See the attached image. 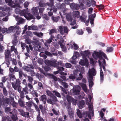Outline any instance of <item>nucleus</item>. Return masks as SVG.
I'll use <instances>...</instances> for the list:
<instances>
[{
	"label": "nucleus",
	"mask_w": 121,
	"mask_h": 121,
	"mask_svg": "<svg viewBox=\"0 0 121 121\" xmlns=\"http://www.w3.org/2000/svg\"><path fill=\"white\" fill-rule=\"evenodd\" d=\"M93 57L95 59L97 60L98 59H99V60H103V64L102 65L100 60H99V63L100 68H101V66L102 65H106V62L105 60L102 57L107 60H108V59L107 58L106 55L103 52L99 51V52L94 51V53L92 55Z\"/></svg>",
	"instance_id": "f257e3e1"
},
{
	"label": "nucleus",
	"mask_w": 121,
	"mask_h": 121,
	"mask_svg": "<svg viewBox=\"0 0 121 121\" xmlns=\"http://www.w3.org/2000/svg\"><path fill=\"white\" fill-rule=\"evenodd\" d=\"M11 84L15 90H16L17 89L18 91L20 93L21 98L22 99L24 98L25 97V93L22 91H21L20 88L21 83L20 80L18 79H17L15 83L12 82Z\"/></svg>",
	"instance_id": "f03ea898"
},
{
	"label": "nucleus",
	"mask_w": 121,
	"mask_h": 121,
	"mask_svg": "<svg viewBox=\"0 0 121 121\" xmlns=\"http://www.w3.org/2000/svg\"><path fill=\"white\" fill-rule=\"evenodd\" d=\"M45 63L46 65L49 66L57 67L59 71H61L64 70V68L63 67L59 66V65L61 66L62 65V63L60 62H58L57 63L52 61L46 60L45 61Z\"/></svg>",
	"instance_id": "7ed1b4c3"
},
{
	"label": "nucleus",
	"mask_w": 121,
	"mask_h": 121,
	"mask_svg": "<svg viewBox=\"0 0 121 121\" xmlns=\"http://www.w3.org/2000/svg\"><path fill=\"white\" fill-rule=\"evenodd\" d=\"M46 4L50 7L47 8V10H50V11L53 10V12H56L57 11V9L54 5L53 0H49V2H47Z\"/></svg>",
	"instance_id": "20e7f679"
},
{
	"label": "nucleus",
	"mask_w": 121,
	"mask_h": 121,
	"mask_svg": "<svg viewBox=\"0 0 121 121\" xmlns=\"http://www.w3.org/2000/svg\"><path fill=\"white\" fill-rule=\"evenodd\" d=\"M26 106H25V107L26 108L29 109L32 106V104L35 107V110L36 111L39 110V108L37 106V104L34 103V102L32 100V99H31L30 101H28V102L26 103Z\"/></svg>",
	"instance_id": "39448f33"
},
{
	"label": "nucleus",
	"mask_w": 121,
	"mask_h": 121,
	"mask_svg": "<svg viewBox=\"0 0 121 121\" xmlns=\"http://www.w3.org/2000/svg\"><path fill=\"white\" fill-rule=\"evenodd\" d=\"M56 5L58 9L61 10L63 15H65L66 14L65 10L66 5L65 4L62 3L60 4V3H57Z\"/></svg>",
	"instance_id": "423d86ee"
},
{
	"label": "nucleus",
	"mask_w": 121,
	"mask_h": 121,
	"mask_svg": "<svg viewBox=\"0 0 121 121\" xmlns=\"http://www.w3.org/2000/svg\"><path fill=\"white\" fill-rule=\"evenodd\" d=\"M68 30L69 29L66 26L63 27L62 26H61L59 27L58 31L60 32V33L62 35L64 34V33H68L69 31Z\"/></svg>",
	"instance_id": "0eeeda50"
},
{
	"label": "nucleus",
	"mask_w": 121,
	"mask_h": 121,
	"mask_svg": "<svg viewBox=\"0 0 121 121\" xmlns=\"http://www.w3.org/2000/svg\"><path fill=\"white\" fill-rule=\"evenodd\" d=\"M26 12L24 15V16L26 19L28 20H30L31 19H34L35 17L33 15L30 13H29L28 9L27 8L26 9Z\"/></svg>",
	"instance_id": "6e6552de"
},
{
	"label": "nucleus",
	"mask_w": 121,
	"mask_h": 121,
	"mask_svg": "<svg viewBox=\"0 0 121 121\" xmlns=\"http://www.w3.org/2000/svg\"><path fill=\"white\" fill-rule=\"evenodd\" d=\"M79 77L76 78L72 74H71L69 77V78L71 81H74L75 79L76 80L78 81L81 80L83 77V75L81 73L79 74Z\"/></svg>",
	"instance_id": "1a4fd4ad"
},
{
	"label": "nucleus",
	"mask_w": 121,
	"mask_h": 121,
	"mask_svg": "<svg viewBox=\"0 0 121 121\" xmlns=\"http://www.w3.org/2000/svg\"><path fill=\"white\" fill-rule=\"evenodd\" d=\"M88 73L89 78H93V76L96 75V72L94 68H92L91 69H89Z\"/></svg>",
	"instance_id": "9d476101"
},
{
	"label": "nucleus",
	"mask_w": 121,
	"mask_h": 121,
	"mask_svg": "<svg viewBox=\"0 0 121 121\" xmlns=\"http://www.w3.org/2000/svg\"><path fill=\"white\" fill-rule=\"evenodd\" d=\"M0 105H2L4 106V105L5 104H8L10 102V99L9 98H5L3 99V100H2L1 98L0 99Z\"/></svg>",
	"instance_id": "9b49d317"
},
{
	"label": "nucleus",
	"mask_w": 121,
	"mask_h": 121,
	"mask_svg": "<svg viewBox=\"0 0 121 121\" xmlns=\"http://www.w3.org/2000/svg\"><path fill=\"white\" fill-rule=\"evenodd\" d=\"M70 7L72 10H77L79 9L81 6L80 5L74 3H72L70 5Z\"/></svg>",
	"instance_id": "f8f14e48"
},
{
	"label": "nucleus",
	"mask_w": 121,
	"mask_h": 121,
	"mask_svg": "<svg viewBox=\"0 0 121 121\" xmlns=\"http://www.w3.org/2000/svg\"><path fill=\"white\" fill-rule=\"evenodd\" d=\"M26 9L21 10L19 9L16 8L15 9V12L17 14H20L21 15L24 16L25 13H26Z\"/></svg>",
	"instance_id": "ddd939ff"
},
{
	"label": "nucleus",
	"mask_w": 121,
	"mask_h": 121,
	"mask_svg": "<svg viewBox=\"0 0 121 121\" xmlns=\"http://www.w3.org/2000/svg\"><path fill=\"white\" fill-rule=\"evenodd\" d=\"M80 89V87L79 86H77L75 87L73 90V95H79L80 92L79 90Z\"/></svg>",
	"instance_id": "4468645a"
},
{
	"label": "nucleus",
	"mask_w": 121,
	"mask_h": 121,
	"mask_svg": "<svg viewBox=\"0 0 121 121\" xmlns=\"http://www.w3.org/2000/svg\"><path fill=\"white\" fill-rule=\"evenodd\" d=\"M77 115L80 118H82V117L85 118L86 117V114L85 112H83L82 114L80 111L79 109L77 110Z\"/></svg>",
	"instance_id": "2eb2a0df"
},
{
	"label": "nucleus",
	"mask_w": 121,
	"mask_h": 121,
	"mask_svg": "<svg viewBox=\"0 0 121 121\" xmlns=\"http://www.w3.org/2000/svg\"><path fill=\"white\" fill-rule=\"evenodd\" d=\"M47 99L46 95L44 94L41 95L39 98L40 101H42L44 104H46Z\"/></svg>",
	"instance_id": "dca6fc26"
},
{
	"label": "nucleus",
	"mask_w": 121,
	"mask_h": 121,
	"mask_svg": "<svg viewBox=\"0 0 121 121\" xmlns=\"http://www.w3.org/2000/svg\"><path fill=\"white\" fill-rule=\"evenodd\" d=\"M18 111L19 112L20 114L24 117H26V115L28 116L29 115V112H25L22 109H19Z\"/></svg>",
	"instance_id": "f3484780"
},
{
	"label": "nucleus",
	"mask_w": 121,
	"mask_h": 121,
	"mask_svg": "<svg viewBox=\"0 0 121 121\" xmlns=\"http://www.w3.org/2000/svg\"><path fill=\"white\" fill-rule=\"evenodd\" d=\"M85 104V103L84 100H82L80 101L78 104L79 108L80 109H82L84 107Z\"/></svg>",
	"instance_id": "a211bd4d"
},
{
	"label": "nucleus",
	"mask_w": 121,
	"mask_h": 121,
	"mask_svg": "<svg viewBox=\"0 0 121 121\" xmlns=\"http://www.w3.org/2000/svg\"><path fill=\"white\" fill-rule=\"evenodd\" d=\"M38 112V114L37 117V121H44V120L40 116V111L39 109L37 111Z\"/></svg>",
	"instance_id": "6ab92c4d"
},
{
	"label": "nucleus",
	"mask_w": 121,
	"mask_h": 121,
	"mask_svg": "<svg viewBox=\"0 0 121 121\" xmlns=\"http://www.w3.org/2000/svg\"><path fill=\"white\" fill-rule=\"evenodd\" d=\"M79 63L80 65L82 66L87 65L88 64V60L87 59H85L84 60H81L80 61Z\"/></svg>",
	"instance_id": "aec40b11"
},
{
	"label": "nucleus",
	"mask_w": 121,
	"mask_h": 121,
	"mask_svg": "<svg viewBox=\"0 0 121 121\" xmlns=\"http://www.w3.org/2000/svg\"><path fill=\"white\" fill-rule=\"evenodd\" d=\"M66 17L68 21L72 22L73 18L71 14H68L66 16Z\"/></svg>",
	"instance_id": "412c9836"
},
{
	"label": "nucleus",
	"mask_w": 121,
	"mask_h": 121,
	"mask_svg": "<svg viewBox=\"0 0 121 121\" xmlns=\"http://www.w3.org/2000/svg\"><path fill=\"white\" fill-rule=\"evenodd\" d=\"M32 12L33 14L36 16V14H38V10L37 8L36 7L33 8L32 9Z\"/></svg>",
	"instance_id": "4be33fe9"
},
{
	"label": "nucleus",
	"mask_w": 121,
	"mask_h": 121,
	"mask_svg": "<svg viewBox=\"0 0 121 121\" xmlns=\"http://www.w3.org/2000/svg\"><path fill=\"white\" fill-rule=\"evenodd\" d=\"M100 68V80L101 83H102L104 81V75L103 72L102 70V68Z\"/></svg>",
	"instance_id": "5701e85b"
},
{
	"label": "nucleus",
	"mask_w": 121,
	"mask_h": 121,
	"mask_svg": "<svg viewBox=\"0 0 121 121\" xmlns=\"http://www.w3.org/2000/svg\"><path fill=\"white\" fill-rule=\"evenodd\" d=\"M18 41L17 39V36H14L13 39L12 41V43L13 45L16 46L17 44Z\"/></svg>",
	"instance_id": "b1692460"
},
{
	"label": "nucleus",
	"mask_w": 121,
	"mask_h": 121,
	"mask_svg": "<svg viewBox=\"0 0 121 121\" xmlns=\"http://www.w3.org/2000/svg\"><path fill=\"white\" fill-rule=\"evenodd\" d=\"M60 18V17L59 16L55 17L54 16H52V17L51 19L53 22H56L58 21Z\"/></svg>",
	"instance_id": "393cba45"
},
{
	"label": "nucleus",
	"mask_w": 121,
	"mask_h": 121,
	"mask_svg": "<svg viewBox=\"0 0 121 121\" xmlns=\"http://www.w3.org/2000/svg\"><path fill=\"white\" fill-rule=\"evenodd\" d=\"M18 103L20 106L22 107H24L25 106V102L21 99H19Z\"/></svg>",
	"instance_id": "a878e982"
},
{
	"label": "nucleus",
	"mask_w": 121,
	"mask_h": 121,
	"mask_svg": "<svg viewBox=\"0 0 121 121\" xmlns=\"http://www.w3.org/2000/svg\"><path fill=\"white\" fill-rule=\"evenodd\" d=\"M4 55L5 57H9L10 56H11L10 51L8 50H5L4 52Z\"/></svg>",
	"instance_id": "bb28decb"
},
{
	"label": "nucleus",
	"mask_w": 121,
	"mask_h": 121,
	"mask_svg": "<svg viewBox=\"0 0 121 121\" xmlns=\"http://www.w3.org/2000/svg\"><path fill=\"white\" fill-rule=\"evenodd\" d=\"M68 111L70 118H73L74 114L73 112L72 111V108L68 110Z\"/></svg>",
	"instance_id": "cd10ccee"
},
{
	"label": "nucleus",
	"mask_w": 121,
	"mask_h": 121,
	"mask_svg": "<svg viewBox=\"0 0 121 121\" xmlns=\"http://www.w3.org/2000/svg\"><path fill=\"white\" fill-rule=\"evenodd\" d=\"M14 74H13L11 73H9V76L10 78V79L12 80V81H14L16 79V78L15 76L14 75Z\"/></svg>",
	"instance_id": "c85d7f7f"
},
{
	"label": "nucleus",
	"mask_w": 121,
	"mask_h": 121,
	"mask_svg": "<svg viewBox=\"0 0 121 121\" xmlns=\"http://www.w3.org/2000/svg\"><path fill=\"white\" fill-rule=\"evenodd\" d=\"M79 13L80 12L78 11H74L73 12V16L79 18L80 17Z\"/></svg>",
	"instance_id": "c756f323"
},
{
	"label": "nucleus",
	"mask_w": 121,
	"mask_h": 121,
	"mask_svg": "<svg viewBox=\"0 0 121 121\" xmlns=\"http://www.w3.org/2000/svg\"><path fill=\"white\" fill-rule=\"evenodd\" d=\"M16 20L18 21L19 23H22L24 22V19L18 15L16 17Z\"/></svg>",
	"instance_id": "7c9ffc66"
},
{
	"label": "nucleus",
	"mask_w": 121,
	"mask_h": 121,
	"mask_svg": "<svg viewBox=\"0 0 121 121\" xmlns=\"http://www.w3.org/2000/svg\"><path fill=\"white\" fill-rule=\"evenodd\" d=\"M73 73L72 74L77 78L79 74L78 70L77 69H75L73 71Z\"/></svg>",
	"instance_id": "2f4dec72"
},
{
	"label": "nucleus",
	"mask_w": 121,
	"mask_h": 121,
	"mask_svg": "<svg viewBox=\"0 0 121 121\" xmlns=\"http://www.w3.org/2000/svg\"><path fill=\"white\" fill-rule=\"evenodd\" d=\"M54 38V37L52 35H51L49 39L46 40V42L48 43V44H50L52 42V40H54L53 39Z\"/></svg>",
	"instance_id": "473e14b6"
},
{
	"label": "nucleus",
	"mask_w": 121,
	"mask_h": 121,
	"mask_svg": "<svg viewBox=\"0 0 121 121\" xmlns=\"http://www.w3.org/2000/svg\"><path fill=\"white\" fill-rule=\"evenodd\" d=\"M70 102H66L65 106H66V108L68 109V110L71 108L70 107Z\"/></svg>",
	"instance_id": "72a5a7b5"
},
{
	"label": "nucleus",
	"mask_w": 121,
	"mask_h": 121,
	"mask_svg": "<svg viewBox=\"0 0 121 121\" xmlns=\"http://www.w3.org/2000/svg\"><path fill=\"white\" fill-rule=\"evenodd\" d=\"M14 28L13 26H11L8 29H7V33H11L13 30Z\"/></svg>",
	"instance_id": "f704fd0d"
},
{
	"label": "nucleus",
	"mask_w": 121,
	"mask_h": 121,
	"mask_svg": "<svg viewBox=\"0 0 121 121\" xmlns=\"http://www.w3.org/2000/svg\"><path fill=\"white\" fill-rule=\"evenodd\" d=\"M80 5L81 6V7H83L84 5L83 4L85 3L86 1V0H78Z\"/></svg>",
	"instance_id": "c9c22d12"
},
{
	"label": "nucleus",
	"mask_w": 121,
	"mask_h": 121,
	"mask_svg": "<svg viewBox=\"0 0 121 121\" xmlns=\"http://www.w3.org/2000/svg\"><path fill=\"white\" fill-rule=\"evenodd\" d=\"M33 33L34 35L37 36L39 37H40L41 36H43V33L41 32L39 33L37 32H33Z\"/></svg>",
	"instance_id": "e433bc0d"
},
{
	"label": "nucleus",
	"mask_w": 121,
	"mask_h": 121,
	"mask_svg": "<svg viewBox=\"0 0 121 121\" xmlns=\"http://www.w3.org/2000/svg\"><path fill=\"white\" fill-rule=\"evenodd\" d=\"M11 117L13 121H16L17 119V115L13 113Z\"/></svg>",
	"instance_id": "4c0bfd02"
},
{
	"label": "nucleus",
	"mask_w": 121,
	"mask_h": 121,
	"mask_svg": "<svg viewBox=\"0 0 121 121\" xmlns=\"http://www.w3.org/2000/svg\"><path fill=\"white\" fill-rule=\"evenodd\" d=\"M5 1L6 3H8V4L10 6L14 3V2L12 0H5Z\"/></svg>",
	"instance_id": "58836bf2"
},
{
	"label": "nucleus",
	"mask_w": 121,
	"mask_h": 121,
	"mask_svg": "<svg viewBox=\"0 0 121 121\" xmlns=\"http://www.w3.org/2000/svg\"><path fill=\"white\" fill-rule=\"evenodd\" d=\"M96 7L98 8L99 10H100L104 9V5L101 4L99 5H96Z\"/></svg>",
	"instance_id": "ea45409f"
},
{
	"label": "nucleus",
	"mask_w": 121,
	"mask_h": 121,
	"mask_svg": "<svg viewBox=\"0 0 121 121\" xmlns=\"http://www.w3.org/2000/svg\"><path fill=\"white\" fill-rule=\"evenodd\" d=\"M89 19L90 21V22L92 24L94 23V19L93 18V14H91L89 16Z\"/></svg>",
	"instance_id": "a19ab883"
},
{
	"label": "nucleus",
	"mask_w": 121,
	"mask_h": 121,
	"mask_svg": "<svg viewBox=\"0 0 121 121\" xmlns=\"http://www.w3.org/2000/svg\"><path fill=\"white\" fill-rule=\"evenodd\" d=\"M57 39H59L60 40L59 41H64L63 39L60 34H58L56 37Z\"/></svg>",
	"instance_id": "79ce46f5"
},
{
	"label": "nucleus",
	"mask_w": 121,
	"mask_h": 121,
	"mask_svg": "<svg viewBox=\"0 0 121 121\" xmlns=\"http://www.w3.org/2000/svg\"><path fill=\"white\" fill-rule=\"evenodd\" d=\"M79 84L83 90H85L86 89V84L81 83H80Z\"/></svg>",
	"instance_id": "37998d69"
},
{
	"label": "nucleus",
	"mask_w": 121,
	"mask_h": 121,
	"mask_svg": "<svg viewBox=\"0 0 121 121\" xmlns=\"http://www.w3.org/2000/svg\"><path fill=\"white\" fill-rule=\"evenodd\" d=\"M28 80L30 83L32 84L33 80V78L30 76H27Z\"/></svg>",
	"instance_id": "c03bdc74"
},
{
	"label": "nucleus",
	"mask_w": 121,
	"mask_h": 121,
	"mask_svg": "<svg viewBox=\"0 0 121 121\" xmlns=\"http://www.w3.org/2000/svg\"><path fill=\"white\" fill-rule=\"evenodd\" d=\"M113 47H108L106 50V51L108 52H111L113 51Z\"/></svg>",
	"instance_id": "a18cd8bd"
},
{
	"label": "nucleus",
	"mask_w": 121,
	"mask_h": 121,
	"mask_svg": "<svg viewBox=\"0 0 121 121\" xmlns=\"http://www.w3.org/2000/svg\"><path fill=\"white\" fill-rule=\"evenodd\" d=\"M23 69L24 71H26L28 72H30V68L27 66H26L23 67Z\"/></svg>",
	"instance_id": "49530a36"
},
{
	"label": "nucleus",
	"mask_w": 121,
	"mask_h": 121,
	"mask_svg": "<svg viewBox=\"0 0 121 121\" xmlns=\"http://www.w3.org/2000/svg\"><path fill=\"white\" fill-rule=\"evenodd\" d=\"M45 8L43 7H41L39 9V13L40 15L43 14V12L44 11Z\"/></svg>",
	"instance_id": "de8ad7c7"
},
{
	"label": "nucleus",
	"mask_w": 121,
	"mask_h": 121,
	"mask_svg": "<svg viewBox=\"0 0 121 121\" xmlns=\"http://www.w3.org/2000/svg\"><path fill=\"white\" fill-rule=\"evenodd\" d=\"M42 15V17L44 19H45L46 20H49V18L47 14H44Z\"/></svg>",
	"instance_id": "09e8293b"
},
{
	"label": "nucleus",
	"mask_w": 121,
	"mask_h": 121,
	"mask_svg": "<svg viewBox=\"0 0 121 121\" xmlns=\"http://www.w3.org/2000/svg\"><path fill=\"white\" fill-rule=\"evenodd\" d=\"M61 84L65 88H67L68 87V85L67 83L66 82H62L61 83Z\"/></svg>",
	"instance_id": "8fccbe9b"
},
{
	"label": "nucleus",
	"mask_w": 121,
	"mask_h": 121,
	"mask_svg": "<svg viewBox=\"0 0 121 121\" xmlns=\"http://www.w3.org/2000/svg\"><path fill=\"white\" fill-rule=\"evenodd\" d=\"M39 5L41 7L44 8L45 7L46 5V4L42 1H40L39 2Z\"/></svg>",
	"instance_id": "3c124183"
},
{
	"label": "nucleus",
	"mask_w": 121,
	"mask_h": 121,
	"mask_svg": "<svg viewBox=\"0 0 121 121\" xmlns=\"http://www.w3.org/2000/svg\"><path fill=\"white\" fill-rule=\"evenodd\" d=\"M76 32L77 34L79 35H82L83 33V32L82 30H77L76 31Z\"/></svg>",
	"instance_id": "603ef678"
},
{
	"label": "nucleus",
	"mask_w": 121,
	"mask_h": 121,
	"mask_svg": "<svg viewBox=\"0 0 121 121\" xmlns=\"http://www.w3.org/2000/svg\"><path fill=\"white\" fill-rule=\"evenodd\" d=\"M89 86H92L93 84L92 80L93 78H89Z\"/></svg>",
	"instance_id": "864d4df0"
},
{
	"label": "nucleus",
	"mask_w": 121,
	"mask_h": 121,
	"mask_svg": "<svg viewBox=\"0 0 121 121\" xmlns=\"http://www.w3.org/2000/svg\"><path fill=\"white\" fill-rule=\"evenodd\" d=\"M9 58L8 57H5V61L7 65H9L10 63Z\"/></svg>",
	"instance_id": "5fc2aeb1"
},
{
	"label": "nucleus",
	"mask_w": 121,
	"mask_h": 121,
	"mask_svg": "<svg viewBox=\"0 0 121 121\" xmlns=\"http://www.w3.org/2000/svg\"><path fill=\"white\" fill-rule=\"evenodd\" d=\"M53 93H55V95L58 97H61L60 94L57 91H52Z\"/></svg>",
	"instance_id": "6e6d98bb"
},
{
	"label": "nucleus",
	"mask_w": 121,
	"mask_h": 121,
	"mask_svg": "<svg viewBox=\"0 0 121 121\" xmlns=\"http://www.w3.org/2000/svg\"><path fill=\"white\" fill-rule=\"evenodd\" d=\"M3 90L4 95L5 96H6L8 94L7 91L5 87L3 88Z\"/></svg>",
	"instance_id": "4d7b16f0"
},
{
	"label": "nucleus",
	"mask_w": 121,
	"mask_h": 121,
	"mask_svg": "<svg viewBox=\"0 0 121 121\" xmlns=\"http://www.w3.org/2000/svg\"><path fill=\"white\" fill-rule=\"evenodd\" d=\"M19 78L21 79L22 78L23 73L21 70H20L19 72Z\"/></svg>",
	"instance_id": "13d9d810"
},
{
	"label": "nucleus",
	"mask_w": 121,
	"mask_h": 121,
	"mask_svg": "<svg viewBox=\"0 0 121 121\" xmlns=\"http://www.w3.org/2000/svg\"><path fill=\"white\" fill-rule=\"evenodd\" d=\"M64 42V41H58V43L60 45L61 48H63L65 47V46L62 43Z\"/></svg>",
	"instance_id": "bf43d9fd"
},
{
	"label": "nucleus",
	"mask_w": 121,
	"mask_h": 121,
	"mask_svg": "<svg viewBox=\"0 0 121 121\" xmlns=\"http://www.w3.org/2000/svg\"><path fill=\"white\" fill-rule=\"evenodd\" d=\"M96 2L94 0H91V4L92 6L94 7L95 6H96Z\"/></svg>",
	"instance_id": "052dcab7"
},
{
	"label": "nucleus",
	"mask_w": 121,
	"mask_h": 121,
	"mask_svg": "<svg viewBox=\"0 0 121 121\" xmlns=\"http://www.w3.org/2000/svg\"><path fill=\"white\" fill-rule=\"evenodd\" d=\"M29 4V2L27 1L25 2L24 4V7L25 8H27Z\"/></svg>",
	"instance_id": "680f3d73"
},
{
	"label": "nucleus",
	"mask_w": 121,
	"mask_h": 121,
	"mask_svg": "<svg viewBox=\"0 0 121 121\" xmlns=\"http://www.w3.org/2000/svg\"><path fill=\"white\" fill-rule=\"evenodd\" d=\"M56 31V30L55 29H52L50 30V32L49 33V34L51 36V35H52V34L54 33Z\"/></svg>",
	"instance_id": "e2e57ef3"
},
{
	"label": "nucleus",
	"mask_w": 121,
	"mask_h": 121,
	"mask_svg": "<svg viewBox=\"0 0 121 121\" xmlns=\"http://www.w3.org/2000/svg\"><path fill=\"white\" fill-rule=\"evenodd\" d=\"M50 77L51 78L53 79L55 81H56L57 80V78L55 75L53 74H51L50 76Z\"/></svg>",
	"instance_id": "0e129e2a"
},
{
	"label": "nucleus",
	"mask_w": 121,
	"mask_h": 121,
	"mask_svg": "<svg viewBox=\"0 0 121 121\" xmlns=\"http://www.w3.org/2000/svg\"><path fill=\"white\" fill-rule=\"evenodd\" d=\"M50 97L52 98L51 99L52 101L55 102L57 101L56 97L54 96L53 95V96H52Z\"/></svg>",
	"instance_id": "69168bd1"
},
{
	"label": "nucleus",
	"mask_w": 121,
	"mask_h": 121,
	"mask_svg": "<svg viewBox=\"0 0 121 121\" xmlns=\"http://www.w3.org/2000/svg\"><path fill=\"white\" fill-rule=\"evenodd\" d=\"M9 73H11L13 74H14L15 73L14 69L10 67L9 68Z\"/></svg>",
	"instance_id": "338daca9"
},
{
	"label": "nucleus",
	"mask_w": 121,
	"mask_h": 121,
	"mask_svg": "<svg viewBox=\"0 0 121 121\" xmlns=\"http://www.w3.org/2000/svg\"><path fill=\"white\" fill-rule=\"evenodd\" d=\"M65 67L67 68H70L72 67V65L70 63H66L65 64Z\"/></svg>",
	"instance_id": "774afa93"
}]
</instances>
